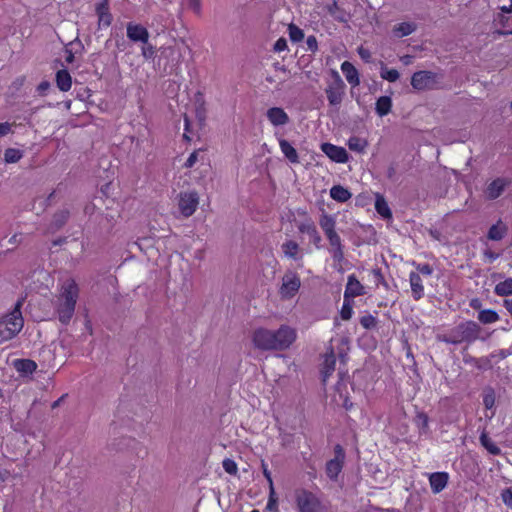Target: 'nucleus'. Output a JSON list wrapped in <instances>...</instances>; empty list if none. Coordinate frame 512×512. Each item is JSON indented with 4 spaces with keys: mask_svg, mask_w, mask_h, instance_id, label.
<instances>
[{
    "mask_svg": "<svg viewBox=\"0 0 512 512\" xmlns=\"http://www.w3.org/2000/svg\"><path fill=\"white\" fill-rule=\"evenodd\" d=\"M97 13L99 15V21L104 23L105 25H109L111 22V15L109 13L102 14L100 12V8H97Z\"/></svg>",
    "mask_w": 512,
    "mask_h": 512,
    "instance_id": "obj_58",
    "label": "nucleus"
},
{
    "mask_svg": "<svg viewBox=\"0 0 512 512\" xmlns=\"http://www.w3.org/2000/svg\"><path fill=\"white\" fill-rule=\"evenodd\" d=\"M79 296V287L74 279H66L59 290L55 302L56 312L59 320L66 324L68 323L75 311L76 302Z\"/></svg>",
    "mask_w": 512,
    "mask_h": 512,
    "instance_id": "obj_1",
    "label": "nucleus"
},
{
    "mask_svg": "<svg viewBox=\"0 0 512 512\" xmlns=\"http://www.w3.org/2000/svg\"><path fill=\"white\" fill-rule=\"evenodd\" d=\"M11 130V125L7 122L0 123V137L8 134Z\"/></svg>",
    "mask_w": 512,
    "mask_h": 512,
    "instance_id": "obj_60",
    "label": "nucleus"
},
{
    "mask_svg": "<svg viewBox=\"0 0 512 512\" xmlns=\"http://www.w3.org/2000/svg\"><path fill=\"white\" fill-rule=\"evenodd\" d=\"M343 82L339 80V82L335 83L334 85H330L326 89V95L327 99L330 103V105L336 106L339 105L342 101L343 96Z\"/></svg>",
    "mask_w": 512,
    "mask_h": 512,
    "instance_id": "obj_18",
    "label": "nucleus"
},
{
    "mask_svg": "<svg viewBox=\"0 0 512 512\" xmlns=\"http://www.w3.org/2000/svg\"><path fill=\"white\" fill-rule=\"evenodd\" d=\"M155 54V49L152 45L150 44H144V46L142 47V55L145 59H150L154 56Z\"/></svg>",
    "mask_w": 512,
    "mask_h": 512,
    "instance_id": "obj_53",
    "label": "nucleus"
},
{
    "mask_svg": "<svg viewBox=\"0 0 512 512\" xmlns=\"http://www.w3.org/2000/svg\"><path fill=\"white\" fill-rule=\"evenodd\" d=\"M266 116L273 126H284L289 122L288 114L280 107L269 108Z\"/></svg>",
    "mask_w": 512,
    "mask_h": 512,
    "instance_id": "obj_15",
    "label": "nucleus"
},
{
    "mask_svg": "<svg viewBox=\"0 0 512 512\" xmlns=\"http://www.w3.org/2000/svg\"><path fill=\"white\" fill-rule=\"evenodd\" d=\"M296 330L287 325H281L276 331L272 330L273 350L288 349L296 340Z\"/></svg>",
    "mask_w": 512,
    "mask_h": 512,
    "instance_id": "obj_5",
    "label": "nucleus"
},
{
    "mask_svg": "<svg viewBox=\"0 0 512 512\" xmlns=\"http://www.w3.org/2000/svg\"><path fill=\"white\" fill-rule=\"evenodd\" d=\"M162 56L167 60L171 67L178 66L182 62V53L176 46L163 48Z\"/></svg>",
    "mask_w": 512,
    "mask_h": 512,
    "instance_id": "obj_21",
    "label": "nucleus"
},
{
    "mask_svg": "<svg viewBox=\"0 0 512 512\" xmlns=\"http://www.w3.org/2000/svg\"><path fill=\"white\" fill-rule=\"evenodd\" d=\"M56 84L57 87L63 92L69 91L71 89L72 78L66 69L59 70L56 73Z\"/></svg>",
    "mask_w": 512,
    "mask_h": 512,
    "instance_id": "obj_26",
    "label": "nucleus"
},
{
    "mask_svg": "<svg viewBox=\"0 0 512 512\" xmlns=\"http://www.w3.org/2000/svg\"><path fill=\"white\" fill-rule=\"evenodd\" d=\"M340 314L343 320H349L352 317L353 309L350 303L348 302V299H344V303L341 308Z\"/></svg>",
    "mask_w": 512,
    "mask_h": 512,
    "instance_id": "obj_49",
    "label": "nucleus"
},
{
    "mask_svg": "<svg viewBox=\"0 0 512 512\" xmlns=\"http://www.w3.org/2000/svg\"><path fill=\"white\" fill-rule=\"evenodd\" d=\"M501 499L507 507L512 508V487L502 490Z\"/></svg>",
    "mask_w": 512,
    "mask_h": 512,
    "instance_id": "obj_51",
    "label": "nucleus"
},
{
    "mask_svg": "<svg viewBox=\"0 0 512 512\" xmlns=\"http://www.w3.org/2000/svg\"><path fill=\"white\" fill-rule=\"evenodd\" d=\"M23 157V152L19 149L8 148L4 152V160L6 163H17Z\"/></svg>",
    "mask_w": 512,
    "mask_h": 512,
    "instance_id": "obj_40",
    "label": "nucleus"
},
{
    "mask_svg": "<svg viewBox=\"0 0 512 512\" xmlns=\"http://www.w3.org/2000/svg\"><path fill=\"white\" fill-rule=\"evenodd\" d=\"M127 37L133 42L147 44L149 39L148 30L140 24L129 23L127 25Z\"/></svg>",
    "mask_w": 512,
    "mask_h": 512,
    "instance_id": "obj_13",
    "label": "nucleus"
},
{
    "mask_svg": "<svg viewBox=\"0 0 512 512\" xmlns=\"http://www.w3.org/2000/svg\"><path fill=\"white\" fill-rule=\"evenodd\" d=\"M417 270L419 275L430 276L433 273V268L429 264H419Z\"/></svg>",
    "mask_w": 512,
    "mask_h": 512,
    "instance_id": "obj_56",
    "label": "nucleus"
},
{
    "mask_svg": "<svg viewBox=\"0 0 512 512\" xmlns=\"http://www.w3.org/2000/svg\"><path fill=\"white\" fill-rule=\"evenodd\" d=\"M436 84V74L431 71H418L411 77V85L416 90H427Z\"/></svg>",
    "mask_w": 512,
    "mask_h": 512,
    "instance_id": "obj_8",
    "label": "nucleus"
},
{
    "mask_svg": "<svg viewBox=\"0 0 512 512\" xmlns=\"http://www.w3.org/2000/svg\"><path fill=\"white\" fill-rule=\"evenodd\" d=\"M506 231V226L502 222H498L489 229L488 238L490 240L499 241L505 236Z\"/></svg>",
    "mask_w": 512,
    "mask_h": 512,
    "instance_id": "obj_35",
    "label": "nucleus"
},
{
    "mask_svg": "<svg viewBox=\"0 0 512 512\" xmlns=\"http://www.w3.org/2000/svg\"><path fill=\"white\" fill-rule=\"evenodd\" d=\"M510 180L504 177H498L487 184L484 190L485 197L489 200L499 198L504 190L509 186Z\"/></svg>",
    "mask_w": 512,
    "mask_h": 512,
    "instance_id": "obj_9",
    "label": "nucleus"
},
{
    "mask_svg": "<svg viewBox=\"0 0 512 512\" xmlns=\"http://www.w3.org/2000/svg\"><path fill=\"white\" fill-rule=\"evenodd\" d=\"M187 8L190 9L194 14L200 15L202 12L201 0H185Z\"/></svg>",
    "mask_w": 512,
    "mask_h": 512,
    "instance_id": "obj_48",
    "label": "nucleus"
},
{
    "mask_svg": "<svg viewBox=\"0 0 512 512\" xmlns=\"http://www.w3.org/2000/svg\"><path fill=\"white\" fill-rule=\"evenodd\" d=\"M347 145L350 150L357 153H363L368 146V142L363 138L352 136L348 139Z\"/></svg>",
    "mask_w": 512,
    "mask_h": 512,
    "instance_id": "obj_33",
    "label": "nucleus"
},
{
    "mask_svg": "<svg viewBox=\"0 0 512 512\" xmlns=\"http://www.w3.org/2000/svg\"><path fill=\"white\" fill-rule=\"evenodd\" d=\"M330 196L333 200L344 203L351 198L352 194L343 186L335 185L330 189Z\"/></svg>",
    "mask_w": 512,
    "mask_h": 512,
    "instance_id": "obj_29",
    "label": "nucleus"
},
{
    "mask_svg": "<svg viewBox=\"0 0 512 512\" xmlns=\"http://www.w3.org/2000/svg\"><path fill=\"white\" fill-rule=\"evenodd\" d=\"M321 151L336 163H346L349 159L347 151L331 143L321 144Z\"/></svg>",
    "mask_w": 512,
    "mask_h": 512,
    "instance_id": "obj_11",
    "label": "nucleus"
},
{
    "mask_svg": "<svg viewBox=\"0 0 512 512\" xmlns=\"http://www.w3.org/2000/svg\"><path fill=\"white\" fill-rule=\"evenodd\" d=\"M301 288V278L293 270H287L281 277L278 294L284 301L293 299Z\"/></svg>",
    "mask_w": 512,
    "mask_h": 512,
    "instance_id": "obj_3",
    "label": "nucleus"
},
{
    "mask_svg": "<svg viewBox=\"0 0 512 512\" xmlns=\"http://www.w3.org/2000/svg\"><path fill=\"white\" fill-rule=\"evenodd\" d=\"M336 358L334 352L331 350L329 353H326L324 356L323 364H322V378L323 382H326L327 379L332 375L335 370Z\"/></svg>",
    "mask_w": 512,
    "mask_h": 512,
    "instance_id": "obj_22",
    "label": "nucleus"
},
{
    "mask_svg": "<svg viewBox=\"0 0 512 512\" xmlns=\"http://www.w3.org/2000/svg\"><path fill=\"white\" fill-rule=\"evenodd\" d=\"M380 76L389 82H395L399 79L400 74L396 69H389L384 63H381Z\"/></svg>",
    "mask_w": 512,
    "mask_h": 512,
    "instance_id": "obj_39",
    "label": "nucleus"
},
{
    "mask_svg": "<svg viewBox=\"0 0 512 512\" xmlns=\"http://www.w3.org/2000/svg\"><path fill=\"white\" fill-rule=\"evenodd\" d=\"M198 153H199V151H194L193 153H191L189 155V157L187 158V160L185 162L186 168H191L196 164V162L198 161Z\"/></svg>",
    "mask_w": 512,
    "mask_h": 512,
    "instance_id": "obj_57",
    "label": "nucleus"
},
{
    "mask_svg": "<svg viewBox=\"0 0 512 512\" xmlns=\"http://www.w3.org/2000/svg\"><path fill=\"white\" fill-rule=\"evenodd\" d=\"M256 348L261 350H273L272 330L258 328L254 331L252 337Z\"/></svg>",
    "mask_w": 512,
    "mask_h": 512,
    "instance_id": "obj_10",
    "label": "nucleus"
},
{
    "mask_svg": "<svg viewBox=\"0 0 512 512\" xmlns=\"http://www.w3.org/2000/svg\"><path fill=\"white\" fill-rule=\"evenodd\" d=\"M281 152L291 163H298L299 156L296 149L285 139L279 140Z\"/></svg>",
    "mask_w": 512,
    "mask_h": 512,
    "instance_id": "obj_27",
    "label": "nucleus"
},
{
    "mask_svg": "<svg viewBox=\"0 0 512 512\" xmlns=\"http://www.w3.org/2000/svg\"><path fill=\"white\" fill-rule=\"evenodd\" d=\"M360 324L365 329H372L376 326L377 319L373 315L367 314L360 318Z\"/></svg>",
    "mask_w": 512,
    "mask_h": 512,
    "instance_id": "obj_44",
    "label": "nucleus"
},
{
    "mask_svg": "<svg viewBox=\"0 0 512 512\" xmlns=\"http://www.w3.org/2000/svg\"><path fill=\"white\" fill-rule=\"evenodd\" d=\"M307 49L311 52H315L318 49V42L315 36L311 35L306 40Z\"/></svg>",
    "mask_w": 512,
    "mask_h": 512,
    "instance_id": "obj_55",
    "label": "nucleus"
},
{
    "mask_svg": "<svg viewBox=\"0 0 512 512\" xmlns=\"http://www.w3.org/2000/svg\"><path fill=\"white\" fill-rule=\"evenodd\" d=\"M83 50H84V46L78 38H75L74 40L70 41L65 46V61H66V63H68V64L73 63L75 60V55L81 54L83 52Z\"/></svg>",
    "mask_w": 512,
    "mask_h": 512,
    "instance_id": "obj_19",
    "label": "nucleus"
},
{
    "mask_svg": "<svg viewBox=\"0 0 512 512\" xmlns=\"http://www.w3.org/2000/svg\"><path fill=\"white\" fill-rule=\"evenodd\" d=\"M415 422L421 430H423L424 432L427 431L429 418L425 413H423V412L418 413L416 415Z\"/></svg>",
    "mask_w": 512,
    "mask_h": 512,
    "instance_id": "obj_45",
    "label": "nucleus"
},
{
    "mask_svg": "<svg viewBox=\"0 0 512 512\" xmlns=\"http://www.w3.org/2000/svg\"><path fill=\"white\" fill-rule=\"evenodd\" d=\"M366 294L365 287L360 283L354 274L347 278V284L344 292V299H350Z\"/></svg>",
    "mask_w": 512,
    "mask_h": 512,
    "instance_id": "obj_12",
    "label": "nucleus"
},
{
    "mask_svg": "<svg viewBox=\"0 0 512 512\" xmlns=\"http://www.w3.org/2000/svg\"><path fill=\"white\" fill-rule=\"evenodd\" d=\"M13 367L22 375H29L35 372L37 364L30 359H16L13 361Z\"/></svg>",
    "mask_w": 512,
    "mask_h": 512,
    "instance_id": "obj_25",
    "label": "nucleus"
},
{
    "mask_svg": "<svg viewBox=\"0 0 512 512\" xmlns=\"http://www.w3.org/2000/svg\"><path fill=\"white\" fill-rule=\"evenodd\" d=\"M222 466L225 472H227L228 474L235 475L237 473V464L232 459H224Z\"/></svg>",
    "mask_w": 512,
    "mask_h": 512,
    "instance_id": "obj_46",
    "label": "nucleus"
},
{
    "mask_svg": "<svg viewBox=\"0 0 512 512\" xmlns=\"http://www.w3.org/2000/svg\"><path fill=\"white\" fill-rule=\"evenodd\" d=\"M341 71L349 84L352 86H358L360 84L358 71L352 63L344 61L341 64Z\"/></svg>",
    "mask_w": 512,
    "mask_h": 512,
    "instance_id": "obj_20",
    "label": "nucleus"
},
{
    "mask_svg": "<svg viewBox=\"0 0 512 512\" xmlns=\"http://www.w3.org/2000/svg\"><path fill=\"white\" fill-rule=\"evenodd\" d=\"M495 26H500L503 30L498 31L499 34H512V16L511 14L498 13L494 18Z\"/></svg>",
    "mask_w": 512,
    "mask_h": 512,
    "instance_id": "obj_23",
    "label": "nucleus"
},
{
    "mask_svg": "<svg viewBox=\"0 0 512 512\" xmlns=\"http://www.w3.org/2000/svg\"><path fill=\"white\" fill-rule=\"evenodd\" d=\"M478 320L483 324H491L499 320V315L492 309H485L478 313Z\"/></svg>",
    "mask_w": 512,
    "mask_h": 512,
    "instance_id": "obj_38",
    "label": "nucleus"
},
{
    "mask_svg": "<svg viewBox=\"0 0 512 512\" xmlns=\"http://www.w3.org/2000/svg\"><path fill=\"white\" fill-rule=\"evenodd\" d=\"M19 236H20V235H17V234L13 235V236L9 239V243H11V244H16V243L18 242V237H19Z\"/></svg>",
    "mask_w": 512,
    "mask_h": 512,
    "instance_id": "obj_64",
    "label": "nucleus"
},
{
    "mask_svg": "<svg viewBox=\"0 0 512 512\" xmlns=\"http://www.w3.org/2000/svg\"><path fill=\"white\" fill-rule=\"evenodd\" d=\"M287 48V40L285 38H279L274 44V51L278 53L287 50Z\"/></svg>",
    "mask_w": 512,
    "mask_h": 512,
    "instance_id": "obj_54",
    "label": "nucleus"
},
{
    "mask_svg": "<svg viewBox=\"0 0 512 512\" xmlns=\"http://www.w3.org/2000/svg\"><path fill=\"white\" fill-rule=\"evenodd\" d=\"M295 501L299 512H323L324 506L317 494L307 489L295 491Z\"/></svg>",
    "mask_w": 512,
    "mask_h": 512,
    "instance_id": "obj_4",
    "label": "nucleus"
},
{
    "mask_svg": "<svg viewBox=\"0 0 512 512\" xmlns=\"http://www.w3.org/2000/svg\"><path fill=\"white\" fill-rule=\"evenodd\" d=\"M416 30V25L412 22H402L393 29L397 37H404L412 34Z\"/></svg>",
    "mask_w": 512,
    "mask_h": 512,
    "instance_id": "obj_34",
    "label": "nucleus"
},
{
    "mask_svg": "<svg viewBox=\"0 0 512 512\" xmlns=\"http://www.w3.org/2000/svg\"><path fill=\"white\" fill-rule=\"evenodd\" d=\"M495 404V393L492 389L488 390L483 397V405L486 409L493 408Z\"/></svg>",
    "mask_w": 512,
    "mask_h": 512,
    "instance_id": "obj_47",
    "label": "nucleus"
},
{
    "mask_svg": "<svg viewBox=\"0 0 512 512\" xmlns=\"http://www.w3.org/2000/svg\"><path fill=\"white\" fill-rule=\"evenodd\" d=\"M330 253L335 262L341 263L344 259L343 246L330 248Z\"/></svg>",
    "mask_w": 512,
    "mask_h": 512,
    "instance_id": "obj_52",
    "label": "nucleus"
},
{
    "mask_svg": "<svg viewBox=\"0 0 512 512\" xmlns=\"http://www.w3.org/2000/svg\"><path fill=\"white\" fill-rule=\"evenodd\" d=\"M325 236L328 239L331 248H336V247L343 246L341 238H340V236L338 235V233L336 231L332 232V233H329V234H327Z\"/></svg>",
    "mask_w": 512,
    "mask_h": 512,
    "instance_id": "obj_50",
    "label": "nucleus"
},
{
    "mask_svg": "<svg viewBox=\"0 0 512 512\" xmlns=\"http://www.w3.org/2000/svg\"><path fill=\"white\" fill-rule=\"evenodd\" d=\"M319 224L325 235L336 231V220L332 215L326 213L322 214Z\"/></svg>",
    "mask_w": 512,
    "mask_h": 512,
    "instance_id": "obj_30",
    "label": "nucleus"
},
{
    "mask_svg": "<svg viewBox=\"0 0 512 512\" xmlns=\"http://www.w3.org/2000/svg\"><path fill=\"white\" fill-rule=\"evenodd\" d=\"M457 329H458L459 337L457 339H453L450 341L451 343H454V344L462 342V341H466V342L475 341L476 339H478L479 333L481 330L480 326L474 321H468V322L462 323L461 325L458 326Z\"/></svg>",
    "mask_w": 512,
    "mask_h": 512,
    "instance_id": "obj_7",
    "label": "nucleus"
},
{
    "mask_svg": "<svg viewBox=\"0 0 512 512\" xmlns=\"http://www.w3.org/2000/svg\"><path fill=\"white\" fill-rule=\"evenodd\" d=\"M38 88H39V90H46L49 88V83L44 81V82L40 83Z\"/></svg>",
    "mask_w": 512,
    "mask_h": 512,
    "instance_id": "obj_63",
    "label": "nucleus"
},
{
    "mask_svg": "<svg viewBox=\"0 0 512 512\" xmlns=\"http://www.w3.org/2000/svg\"><path fill=\"white\" fill-rule=\"evenodd\" d=\"M199 204V195L196 191L184 192L179 195V210L184 217L194 214Z\"/></svg>",
    "mask_w": 512,
    "mask_h": 512,
    "instance_id": "obj_6",
    "label": "nucleus"
},
{
    "mask_svg": "<svg viewBox=\"0 0 512 512\" xmlns=\"http://www.w3.org/2000/svg\"><path fill=\"white\" fill-rule=\"evenodd\" d=\"M358 53L363 60L369 61L371 54L368 50L361 47L358 49Z\"/></svg>",
    "mask_w": 512,
    "mask_h": 512,
    "instance_id": "obj_61",
    "label": "nucleus"
},
{
    "mask_svg": "<svg viewBox=\"0 0 512 512\" xmlns=\"http://www.w3.org/2000/svg\"><path fill=\"white\" fill-rule=\"evenodd\" d=\"M409 282L414 300L418 301L424 296V286L420 275L416 272L409 274Z\"/></svg>",
    "mask_w": 512,
    "mask_h": 512,
    "instance_id": "obj_17",
    "label": "nucleus"
},
{
    "mask_svg": "<svg viewBox=\"0 0 512 512\" xmlns=\"http://www.w3.org/2000/svg\"><path fill=\"white\" fill-rule=\"evenodd\" d=\"M262 468H263V475H264V477L266 478V480H267V481H268V483H269L270 498H269L268 506H270L272 502H275V501L273 500V496H274V494H275L274 485H273V480H272L271 473H270V471L268 470L267 465H266L265 463H262Z\"/></svg>",
    "mask_w": 512,
    "mask_h": 512,
    "instance_id": "obj_41",
    "label": "nucleus"
},
{
    "mask_svg": "<svg viewBox=\"0 0 512 512\" xmlns=\"http://www.w3.org/2000/svg\"><path fill=\"white\" fill-rule=\"evenodd\" d=\"M392 108V99L389 96H381L377 99L375 104L376 113L383 117L390 113Z\"/></svg>",
    "mask_w": 512,
    "mask_h": 512,
    "instance_id": "obj_28",
    "label": "nucleus"
},
{
    "mask_svg": "<svg viewBox=\"0 0 512 512\" xmlns=\"http://www.w3.org/2000/svg\"><path fill=\"white\" fill-rule=\"evenodd\" d=\"M283 255L288 259L299 260L302 258L300 247L297 242L288 240L281 245Z\"/></svg>",
    "mask_w": 512,
    "mask_h": 512,
    "instance_id": "obj_24",
    "label": "nucleus"
},
{
    "mask_svg": "<svg viewBox=\"0 0 512 512\" xmlns=\"http://www.w3.org/2000/svg\"><path fill=\"white\" fill-rule=\"evenodd\" d=\"M341 470L342 462L337 458L331 459L326 464V474L332 480H335L337 478Z\"/></svg>",
    "mask_w": 512,
    "mask_h": 512,
    "instance_id": "obj_32",
    "label": "nucleus"
},
{
    "mask_svg": "<svg viewBox=\"0 0 512 512\" xmlns=\"http://www.w3.org/2000/svg\"><path fill=\"white\" fill-rule=\"evenodd\" d=\"M485 256L487 258H489L491 261H494L498 257L497 254H495V253H493L491 251H485Z\"/></svg>",
    "mask_w": 512,
    "mask_h": 512,
    "instance_id": "obj_62",
    "label": "nucleus"
},
{
    "mask_svg": "<svg viewBox=\"0 0 512 512\" xmlns=\"http://www.w3.org/2000/svg\"><path fill=\"white\" fill-rule=\"evenodd\" d=\"M69 217V212L67 210H61L57 212L53 217V225L56 229L60 228L65 224Z\"/></svg>",
    "mask_w": 512,
    "mask_h": 512,
    "instance_id": "obj_42",
    "label": "nucleus"
},
{
    "mask_svg": "<svg viewBox=\"0 0 512 512\" xmlns=\"http://www.w3.org/2000/svg\"><path fill=\"white\" fill-rule=\"evenodd\" d=\"M22 301H17L14 309L0 319V341L14 338L23 328L24 320L21 313Z\"/></svg>",
    "mask_w": 512,
    "mask_h": 512,
    "instance_id": "obj_2",
    "label": "nucleus"
},
{
    "mask_svg": "<svg viewBox=\"0 0 512 512\" xmlns=\"http://www.w3.org/2000/svg\"><path fill=\"white\" fill-rule=\"evenodd\" d=\"M289 37L293 42H299L304 38L303 31L294 24H290L288 27Z\"/></svg>",
    "mask_w": 512,
    "mask_h": 512,
    "instance_id": "obj_43",
    "label": "nucleus"
},
{
    "mask_svg": "<svg viewBox=\"0 0 512 512\" xmlns=\"http://www.w3.org/2000/svg\"><path fill=\"white\" fill-rule=\"evenodd\" d=\"M500 13L511 14L512 13V0H509V4H503L498 6Z\"/></svg>",
    "mask_w": 512,
    "mask_h": 512,
    "instance_id": "obj_59",
    "label": "nucleus"
},
{
    "mask_svg": "<svg viewBox=\"0 0 512 512\" xmlns=\"http://www.w3.org/2000/svg\"><path fill=\"white\" fill-rule=\"evenodd\" d=\"M494 292L502 297L512 295V278H506L504 281L499 282L495 286Z\"/></svg>",
    "mask_w": 512,
    "mask_h": 512,
    "instance_id": "obj_37",
    "label": "nucleus"
},
{
    "mask_svg": "<svg viewBox=\"0 0 512 512\" xmlns=\"http://www.w3.org/2000/svg\"><path fill=\"white\" fill-rule=\"evenodd\" d=\"M375 209L377 213L381 215L384 219H390L392 217V213L388 206V203L380 194L376 195Z\"/></svg>",
    "mask_w": 512,
    "mask_h": 512,
    "instance_id": "obj_31",
    "label": "nucleus"
},
{
    "mask_svg": "<svg viewBox=\"0 0 512 512\" xmlns=\"http://www.w3.org/2000/svg\"><path fill=\"white\" fill-rule=\"evenodd\" d=\"M480 443L492 455H498L501 452L500 448L492 441V439L485 432H482L480 435Z\"/></svg>",
    "mask_w": 512,
    "mask_h": 512,
    "instance_id": "obj_36",
    "label": "nucleus"
},
{
    "mask_svg": "<svg viewBox=\"0 0 512 512\" xmlns=\"http://www.w3.org/2000/svg\"><path fill=\"white\" fill-rule=\"evenodd\" d=\"M429 484L434 494L440 493L448 484L449 474L447 472H434L428 474Z\"/></svg>",
    "mask_w": 512,
    "mask_h": 512,
    "instance_id": "obj_14",
    "label": "nucleus"
},
{
    "mask_svg": "<svg viewBox=\"0 0 512 512\" xmlns=\"http://www.w3.org/2000/svg\"><path fill=\"white\" fill-rule=\"evenodd\" d=\"M298 229L301 233L307 234L310 237L312 243L317 248H319V245H320V242L322 239H321V236H320L319 232L317 231V228L312 220L308 219V220H305V221L299 223Z\"/></svg>",
    "mask_w": 512,
    "mask_h": 512,
    "instance_id": "obj_16",
    "label": "nucleus"
}]
</instances>
